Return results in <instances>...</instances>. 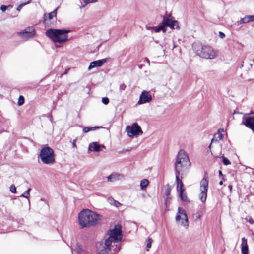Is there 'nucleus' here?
Returning <instances> with one entry per match:
<instances>
[{
    "instance_id": "29",
    "label": "nucleus",
    "mask_w": 254,
    "mask_h": 254,
    "mask_svg": "<svg viewBox=\"0 0 254 254\" xmlns=\"http://www.w3.org/2000/svg\"><path fill=\"white\" fill-rule=\"evenodd\" d=\"M153 242V240L151 238L148 237L147 240L146 247L147 248V251H149V249L151 247V244Z\"/></svg>"
},
{
    "instance_id": "18",
    "label": "nucleus",
    "mask_w": 254,
    "mask_h": 254,
    "mask_svg": "<svg viewBox=\"0 0 254 254\" xmlns=\"http://www.w3.org/2000/svg\"><path fill=\"white\" fill-rule=\"evenodd\" d=\"M253 21H254V15H246L244 17L241 18L238 21V23L239 24H244Z\"/></svg>"
},
{
    "instance_id": "10",
    "label": "nucleus",
    "mask_w": 254,
    "mask_h": 254,
    "mask_svg": "<svg viewBox=\"0 0 254 254\" xmlns=\"http://www.w3.org/2000/svg\"><path fill=\"white\" fill-rule=\"evenodd\" d=\"M57 8L52 12L44 14V20L46 25L51 26L56 23L57 21Z\"/></svg>"
},
{
    "instance_id": "45",
    "label": "nucleus",
    "mask_w": 254,
    "mask_h": 254,
    "mask_svg": "<svg viewBox=\"0 0 254 254\" xmlns=\"http://www.w3.org/2000/svg\"><path fill=\"white\" fill-rule=\"evenodd\" d=\"M228 187H229V190H230V191H231L232 188V185H229V186H228Z\"/></svg>"
},
{
    "instance_id": "49",
    "label": "nucleus",
    "mask_w": 254,
    "mask_h": 254,
    "mask_svg": "<svg viewBox=\"0 0 254 254\" xmlns=\"http://www.w3.org/2000/svg\"><path fill=\"white\" fill-rule=\"evenodd\" d=\"M219 184H220V185H222V184H223V182H222V181H221L219 182Z\"/></svg>"
},
{
    "instance_id": "48",
    "label": "nucleus",
    "mask_w": 254,
    "mask_h": 254,
    "mask_svg": "<svg viewBox=\"0 0 254 254\" xmlns=\"http://www.w3.org/2000/svg\"><path fill=\"white\" fill-rule=\"evenodd\" d=\"M7 8H8V7H10V8H12V5H7Z\"/></svg>"
},
{
    "instance_id": "46",
    "label": "nucleus",
    "mask_w": 254,
    "mask_h": 254,
    "mask_svg": "<svg viewBox=\"0 0 254 254\" xmlns=\"http://www.w3.org/2000/svg\"><path fill=\"white\" fill-rule=\"evenodd\" d=\"M219 175L220 176L222 175V171H221V170H219Z\"/></svg>"
},
{
    "instance_id": "50",
    "label": "nucleus",
    "mask_w": 254,
    "mask_h": 254,
    "mask_svg": "<svg viewBox=\"0 0 254 254\" xmlns=\"http://www.w3.org/2000/svg\"><path fill=\"white\" fill-rule=\"evenodd\" d=\"M130 150V149H127L126 151H129Z\"/></svg>"
},
{
    "instance_id": "34",
    "label": "nucleus",
    "mask_w": 254,
    "mask_h": 254,
    "mask_svg": "<svg viewBox=\"0 0 254 254\" xmlns=\"http://www.w3.org/2000/svg\"><path fill=\"white\" fill-rule=\"evenodd\" d=\"M102 102L103 104L106 105L109 103V100L108 98L104 97V98H102Z\"/></svg>"
},
{
    "instance_id": "13",
    "label": "nucleus",
    "mask_w": 254,
    "mask_h": 254,
    "mask_svg": "<svg viewBox=\"0 0 254 254\" xmlns=\"http://www.w3.org/2000/svg\"><path fill=\"white\" fill-rule=\"evenodd\" d=\"M152 99L151 95L149 92L143 91L140 95L139 99L138 101V104H144L149 102Z\"/></svg>"
},
{
    "instance_id": "1",
    "label": "nucleus",
    "mask_w": 254,
    "mask_h": 254,
    "mask_svg": "<svg viewBox=\"0 0 254 254\" xmlns=\"http://www.w3.org/2000/svg\"><path fill=\"white\" fill-rule=\"evenodd\" d=\"M190 166V162L187 153L183 150L179 151L175 163L176 181L177 182V191H185L183 184L179 178L180 172L183 168H188Z\"/></svg>"
},
{
    "instance_id": "39",
    "label": "nucleus",
    "mask_w": 254,
    "mask_h": 254,
    "mask_svg": "<svg viewBox=\"0 0 254 254\" xmlns=\"http://www.w3.org/2000/svg\"><path fill=\"white\" fill-rule=\"evenodd\" d=\"M248 222L251 224H254V220L252 218H250L249 220H248Z\"/></svg>"
},
{
    "instance_id": "23",
    "label": "nucleus",
    "mask_w": 254,
    "mask_h": 254,
    "mask_svg": "<svg viewBox=\"0 0 254 254\" xmlns=\"http://www.w3.org/2000/svg\"><path fill=\"white\" fill-rule=\"evenodd\" d=\"M153 30L155 32H158L162 30L163 32H165L166 31V28L164 27L163 23H162L161 24L157 27H154Z\"/></svg>"
},
{
    "instance_id": "38",
    "label": "nucleus",
    "mask_w": 254,
    "mask_h": 254,
    "mask_svg": "<svg viewBox=\"0 0 254 254\" xmlns=\"http://www.w3.org/2000/svg\"><path fill=\"white\" fill-rule=\"evenodd\" d=\"M170 189H166L165 190V194L168 196L170 194Z\"/></svg>"
},
{
    "instance_id": "40",
    "label": "nucleus",
    "mask_w": 254,
    "mask_h": 254,
    "mask_svg": "<svg viewBox=\"0 0 254 254\" xmlns=\"http://www.w3.org/2000/svg\"><path fill=\"white\" fill-rule=\"evenodd\" d=\"M153 28H154V27H151V26H146V29H147L148 30H153Z\"/></svg>"
},
{
    "instance_id": "25",
    "label": "nucleus",
    "mask_w": 254,
    "mask_h": 254,
    "mask_svg": "<svg viewBox=\"0 0 254 254\" xmlns=\"http://www.w3.org/2000/svg\"><path fill=\"white\" fill-rule=\"evenodd\" d=\"M76 251L78 254H85L84 250L82 249L81 245L79 244H77L76 246Z\"/></svg>"
},
{
    "instance_id": "31",
    "label": "nucleus",
    "mask_w": 254,
    "mask_h": 254,
    "mask_svg": "<svg viewBox=\"0 0 254 254\" xmlns=\"http://www.w3.org/2000/svg\"><path fill=\"white\" fill-rule=\"evenodd\" d=\"M24 102V98L22 96H20L18 101V104L19 105H22Z\"/></svg>"
},
{
    "instance_id": "17",
    "label": "nucleus",
    "mask_w": 254,
    "mask_h": 254,
    "mask_svg": "<svg viewBox=\"0 0 254 254\" xmlns=\"http://www.w3.org/2000/svg\"><path fill=\"white\" fill-rule=\"evenodd\" d=\"M241 252L243 254H248L247 240L245 237L242 238Z\"/></svg>"
},
{
    "instance_id": "16",
    "label": "nucleus",
    "mask_w": 254,
    "mask_h": 254,
    "mask_svg": "<svg viewBox=\"0 0 254 254\" xmlns=\"http://www.w3.org/2000/svg\"><path fill=\"white\" fill-rule=\"evenodd\" d=\"M100 246H101L100 248L97 246L99 254H109V251L110 250L111 245H107L105 241L104 244H100Z\"/></svg>"
},
{
    "instance_id": "36",
    "label": "nucleus",
    "mask_w": 254,
    "mask_h": 254,
    "mask_svg": "<svg viewBox=\"0 0 254 254\" xmlns=\"http://www.w3.org/2000/svg\"><path fill=\"white\" fill-rule=\"evenodd\" d=\"M7 9V6H5V5H1L0 6V10L2 11V12H4L6 10V9Z\"/></svg>"
},
{
    "instance_id": "24",
    "label": "nucleus",
    "mask_w": 254,
    "mask_h": 254,
    "mask_svg": "<svg viewBox=\"0 0 254 254\" xmlns=\"http://www.w3.org/2000/svg\"><path fill=\"white\" fill-rule=\"evenodd\" d=\"M149 184V181L147 179H144L140 182V188L141 190H144Z\"/></svg>"
},
{
    "instance_id": "42",
    "label": "nucleus",
    "mask_w": 254,
    "mask_h": 254,
    "mask_svg": "<svg viewBox=\"0 0 254 254\" xmlns=\"http://www.w3.org/2000/svg\"><path fill=\"white\" fill-rule=\"evenodd\" d=\"M76 139H74L73 141V142H72V146L73 147H76Z\"/></svg>"
},
{
    "instance_id": "35",
    "label": "nucleus",
    "mask_w": 254,
    "mask_h": 254,
    "mask_svg": "<svg viewBox=\"0 0 254 254\" xmlns=\"http://www.w3.org/2000/svg\"><path fill=\"white\" fill-rule=\"evenodd\" d=\"M1 123L2 124H4V123H5V124L8 126L9 125V122L8 121V120L6 119H2V120L1 121Z\"/></svg>"
},
{
    "instance_id": "19",
    "label": "nucleus",
    "mask_w": 254,
    "mask_h": 254,
    "mask_svg": "<svg viewBox=\"0 0 254 254\" xmlns=\"http://www.w3.org/2000/svg\"><path fill=\"white\" fill-rule=\"evenodd\" d=\"M100 145L96 142H94L90 143L88 147V151L94 150V151L98 152L100 150Z\"/></svg>"
},
{
    "instance_id": "12",
    "label": "nucleus",
    "mask_w": 254,
    "mask_h": 254,
    "mask_svg": "<svg viewBox=\"0 0 254 254\" xmlns=\"http://www.w3.org/2000/svg\"><path fill=\"white\" fill-rule=\"evenodd\" d=\"M162 22L165 28L167 26L170 27L171 29H177L179 28L178 23L176 20H172L169 18L164 17Z\"/></svg>"
},
{
    "instance_id": "4",
    "label": "nucleus",
    "mask_w": 254,
    "mask_h": 254,
    "mask_svg": "<svg viewBox=\"0 0 254 254\" xmlns=\"http://www.w3.org/2000/svg\"><path fill=\"white\" fill-rule=\"evenodd\" d=\"M194 50L198 56L206 59H214L217 55L214 49L208 45H195Z\"/></svg>"
},
{
    "instance_id": "14",
    "label": "nucleus",
    "mask_w": 254,
    "mask_h": 254,
    "mask_svg": "<svg viewBox=\"0 0 254 254\" xmlns=\"http://www.w3.org/2000/svg\"><path fill=\"white\" fill-rule=\"evenodd\" d=\"M242 124L247 127L251 128L254 133V118L252 117L243 119Z\"/></svg>"
},
{
    "instance_id": "7",
    "label": "nucleus",
    "mask_w": 254,
    "mask_h": 254,
    "mask_svg": "<svg viewBox=\"0 0 254 254\" xmlns=\"http://www.w3.org/2000/svg\"><path fill=\"white\" fill-rule=\"evenodd\" d=\"M109 237L105 240L106 245H112L113 242L120 241L122 238L121 227L116 225L114 229L110 231Z\"/></svg>"
},
{
    "instance_id": "28",
    "label": "nucleus",
    "mask_w": 254,
    "mask_h": 254,
    "mask_svg": "<svg viewBox=\"0 0 254 254\" xmlns=\"http://www.w3.org/2000/svg\"><path fill=\"white\" fill-rule=\"evenodd\" d=\"M98 0H83V7H85L87 4L89 3H95Z\"/></svg>"
},
{
    "instance_id": "27",
    "label": "nucleus",
    "mask_w": 254,
    "mask_h": 254,
    "mask_svg": "<svg viewBox=\"0 0 254 254\" xmlns=\"http://www.w3.org/2000/svg\"><path fill=\"white\" fill-rule=\"evenodd\" d=\"M185 191H182V192L179 191L178 192L179 193L180 197L181 198V200L185 201H186L187 199V197L185 193H184Z\"/></svg>"
},
{
    "instance_id": "33",
    "label": "nucleus",
    "mask_w": 254,
    "mask_h": 254,
    "mask_svg": "<svg viewBox=\"0 0 254 254\" xmlns=\"http://www.w3.org/2000/svg\"><path fill=\"white\" fill-rule=\"evenodd\" d=\"M223 162L224 164L225 165H227L231 164L230 161L225 157L223 158Z\"/></svg>"
},
{
    "instance_id": "32",
    "label": "nucleus",
    "mask_w": 254,
    "mask_h": 254,
    "mask_svg": "<svg viewBox=\"0 0 254 254\" xmlns=\"http://www.w3.org/2000/svg\"><path fill=\"white\" fill-rule=\"evenodd\" d=\"M10 191L13 193H15L16 192V188L14 185L12 184L10 186Z\"/></svg>"
},
{
    "instance_id": "15",
    "label": "nucleus",
    "mask_w": 254,
    "mask_h": 254,
    "mask_svg": "<svg viewBox=\"0 0 254 254\" xmlns=\"http://www.w3.org/2000/svg\"><path fill=\"white\" fill-rule=\"evenodd\" d=\"M107 61V59H103L102 60H99L97 61H95L91 62L88 67V69L90 70L92 68L98 67H101L104 64V63H106Z\"/></svg>"
},
{
    "instance_id": "11",
    "label": "nucleus",
    "mask_w": 254,
    "mask_h": 254,
    "mask_svg": "<svg viewBox=\"0 0 254 254\" xmlns=\"http://www.w3.org/2000/svg\"><path fill=\"white\" fill-rule=\"evenodd\" d=\"M18 34L21 38L27 40L34 35V28L33 27H27L23 31L19 32Z\"/></svg>"
},
{
    "instance_id": "37",
    "label": "nucleus",
    "mask_w": 254,
    "mask_h": 254,
    "mask_svg": "<svg viewBox=\"0 0 254 254\" xmlns=\"http://www.w3.org/2000/svg\"><path fill=\"white\" fill-rule=\"evenodd\" d=\"M219 36L220 38L223 39L225 37V35L223 32L220 31L219 32Z\"/></svg>"
},
{
    "instance_id": "20",
    "label": "nucleus",
    "mask_w": 254,
    "mask_h": 254,
    "mask_svg": "<svg viewBox=\"0 0 254 254\" xmlns=\"http://www.w3.org/2000/svg\"><path fill=\"white\" fill-rule=\"evenodd\" d=\"M121 175L114 173L107 177V180L109 182H113L120 179Z\"/></svg>"
},
{
    "instance_id": "21",
    "label": "nucleus",
    "mask_w": 254,
    "mask_h": 254,
    "mask_svg": "<svg viewBox=\"0 0 254 254\" xmlns=\"http://www.w3.org/2000/svg\"><path fill=\"white\" fill-rule=\"evenodd\" d=\"M223 135L221 133H220L219 131L216 133L213 136V138L211 140V142L216 141L217 142L220 140H222L223 138Z\"/></svg>"
},
{
    "instance_id": "43",
    "label": "nucleus",
    "mask_w": 254,
    "mask_h": 254,
    "mask_svg": "<svg viewBox=\"0 0 254 254\" xmlns=\"http://www.w3.org/2000/svg\"><path fill=\"white\" fill-rule=\"evenodd\" d=\"M120 247H119V246H117V245H116V247H115V251H119V250H120Z\"/></svg>"
},
{
    "instance_id": "5",
    "label": "nucleus",
    "mask_w": 254,
    "mask_h": 254,
    "mask_svg": "<svg viewBox=\"0 0 254 254\" xmlns=\"http://www.w3.org/2000/svg\"><path fill=\"white\" fill-rule=\"evenodd\" d=\"M55 156L53 149L48 146L42 148L39 154L42 162L45 164H54L55 162Z\"/></svg>"
},
{
    "instance_id": "41",
    "label": "nucleus",
    "mask_w": 254,
    "mask_h": 254,
    "mask_svg": "<svg viewBox=\"0 0 254 254\" xmlns=\"http://www.w3.org/2000/svg\"><path fill=\"white\" fill-rule=\"evenodd\" d=\"M30 3V1H28L27 2H25V3H21V4H20V6H21V7H23L24 6L26 5V4H28Z\"/></svg>"
},
{
    "instance_id": "22",
    "label": "nucleus",
    "mask_w": 254,
    "mask_h": 254,
    "mask_svg": "<svg viewBox=\"0 0 254 254\" xmlns=\"http://www.w3.org/2000/svg\"><path fill=\"white\" fill-rule=\"evenodd\" d=\"M108 202L112 205H113L115 206L116 207H119L120 206L122 205V204L120 203L119 202L115 200L112 197H109L108 199Z\"/></svg>"
},
{
    "instance_id": "26",
    "label": "nucleus",
    "mask_w": 254,
    "mask_h": 254,
    "mask_svg": "<svg viewBox=\"0 0 254 254\" xmlns=\"http://www.w3.org/2000/svg\"><path fill=\"white\" fill-rule=\"evenodd\" d=\"M98 127H85L83 129V131L84 133H87L90 131L94 130L96 129V128H98Z\"/></svg>"
},
{
    "instance_id": "47",
    "label": "nucleus",
    "mask_w": 254,
    "mask_h": 254,
    "mask_svg": "<svg viewBox=\"0 0 254 254\" xmlns=\"http://www.w3.org/2000/svg\"><path fill=\"white\" fill-rule=\"evenodd\" d=\"M201 218V216L200 215H198L196 216V218L198 219H200Z\"/></svg>"
},
{
    "instance_id": "2",
    "label": "nucleus",
    "mask_w": 254,
    "mask_h": 254,
    "mask_svg": "<svg viewBox=\"0 0 254 254\" xmlns=\"http://www.w3.org/2000/svg\"><path fill=\"white\" fill-rule=\"evenodd\" d=\"M102 216L89 209H84L78 215L79 223L81 228L90 227L99 224Z\"/></svg>"
},
{
    "instance_id": "6",
    "label": "nucleus",
    "mask_w": 254,
    "mask_h": 254,
    "mask_svg": "<svg viewBox=\"0 0 254 254\" xmlns=\"http://www.w3.org/2000/svg\"><path fill=\"white\" fill-rule=\"evenodd\" d=\"M209 178L207 174H204L203 178L200 183V193L199 194V198L202 203L206 201L207 196V190L208 188Z\"/></svg>"
},
{
    "instance_id": "44",
    "label": "nucleus",
    "mask_w": 254,
    "mask_h": 254,
    "mask_svg": "<svg viewBox=\"0 0 254 254\" xmlns=\"http://www.w3.org/2000/svg\"><path fill=\"white\" fill-rule=\"evenodd\" d=\"M21 8H22L21 6H20V5H19L17 7L16 10H17V11H20V10H21Z\"/></svg>"
},
{
    "instance_id": "3",
    "label": "nucleus",
    "mask_w": 254,
    "mask_h": 254,
    "mask_svg": "<svg viewBox=\"0 0 254 254\" xmlns=\"http://www.w3.org/2000/svg\"><path fill=\"white\" fill-rule=\"evenodd\" d=\"M69 30L49 29L46 32V35L55 43L63 44L68 40L67 34Z\"/></svg>"
},
{
    "instance_id": "30",
    "label": "nucleus",
    "mask_w": 254,
    "mask_h": 254,
    "mask_svg": "<svg viewBox=\"0 0 254 254\" xmlns=\"http://www.w3.org/2000/svg\"><path fill=\"white\" fill-rule=\"evenodd\" d=\"M30 190H31V189L28 188V190L23 194H22L21 195V197L28 198L29 197V195H30L29 193H30Z\"/></svg>"
},
{
    "instance_id": "9",
    "label": "nucleus",
    "mask_w": 254,
    "mask_h": 254,
    "mask_svg": "<svg viewBox=\"0 0 254 254\" xmlns=\"http://www.w3.org/2000/svg\"><path fill=\"white\" fill-rule=\"evenodd\" d=\"M126 131L130 137L140 135L143 133L140 127L137 123H133L131 126H127Z\"/></svg>"
},
{
    "instance_id": "8",
    "label": "nucleus",
    "mask_w": 254,
    "mask_h": 254,
    "mask_svg": "<svg viewBox=\"0 0 254 254\" xmlns=\"http://www.w3.org/2000/svg\"><path fill=\"white\" fill-rule=\"evenodd\" d=\"M177 224L187 228L189 226L188 218L185 210L181 207H178V211L175 217Z\"/></svg>"
},
{
    "instance_id": "51",
    "label": "nucleus",
    "mask_w": 254,
    "mask_h": 254,
    "mask_svg": "<svg viewBox=\"0 0 254 254\" xmlns=\"http://www.w3.org/2000/svg\"><path fill=\"white\" fill-rule=\"evenodd\" d=\"M253 234L254 235V232H253Z\"/></svg>"
}]
</instances>
